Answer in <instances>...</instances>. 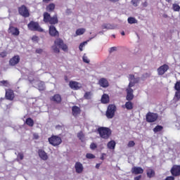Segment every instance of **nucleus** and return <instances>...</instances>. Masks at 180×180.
I'll return each mask as SVG.
<instances>
[{
	"instance_id": "nucleus-1",
	"label": "nucleus",
	"mask_w": 180,
	"mask_h": 180,
	"mask_svg": "<svg viewBox=\"0 0 180 180\" xmlns=\"http://www.w3.org/2000/svg\"><path fill=\"white\" fill-rule=\"evenodd\" d=\"M53 51L56 53H60V49L63 51H68V46L65 43H64V40L61 38H57L54 41V44L51 47Z\"/></svg>"
},
{
	"instance_id": "nucleus-2",
	"label": "nucleus",
	"mask_w": 180,
	"mask_h": 180,
	"mask_svg": "<svg viewBox=\"0 0 180 180\" xmlns=\"http://www.w3.org/2000/svg\"><path fill=\"white\" fill-rule=\"evenodd\" d=\"M43 21L44 23H49V25H57L58 23V16L55 14L53 17L48 12H44L43 14Z\"/></svg>"
},
{
	"instance_id": "nucleus-3",
	"label": "nucleus",
	"mask_w": 180,
	"mask_h": 180,
	"mask_svg": "<svg viewBox=\"0 0 180 180\" xmlns=\"http://www.w3.org/2000/svg\"><path fill=\"white\" fill-rule=\"evenodd\" d=\"M97 131H98V134L101 139H104L105 140H108V139H109V137H110V136L112 135V131L108 127H99L97 129Z\"/></svg>"
},
{
	"instance_id": "nucleus-4",
	"label": "nucleus",
	"mask_w": 180,
	"mask_h": 180,
	"mask_svg": "<svg viewBox=\"0 0 180 180\" xmlns=\"http://www.w3.org/2000/svg\"><path fill=\"white\" fill-rule=\"evenodd\" d=\"M117 108L115 104H109L105 112V116L108 119H113L115 113H116Z\"/></svg>"
},
{
	"instance_id": "nucleus-5",
	"label": "nucleus",
	"mask_w": 180,
	"mask_h": 180,
	"mask_svg": "<svg viewBox=\"0 0 180 180\" xmlns=\"http://www.w3.org/2000/svg\"><path fill=\"white\" fill-rule=\"evenodd\" d=\"M48 141L49 144L53 147H57L63 143V139H61V137L58 136L52 135L50 138L48 139Z\"/></svg>"
},
{
	"instance_id": "nucleus-6",
	"label": "nucleus",
	"mask_w": 180,
	"mask_h": 180,
	"mask_svg": "<svg viewBox=\"0 0 180 180\" xmlns=\"http://www.w3.org/2000/svg\"><path fill=\"white\" fill-rule=\"evenodd\" d=\"M27 27L32 32H43V29L40 27V24L37 22L30 21L27 25Z\"/></svg>"
},
{
	"instance_id": "nucleus-7",
	"label": "nucleus",
	"mask_w": 180,
	"mask_h": 180,
	"mask_svg": "<svg viewBox=\"0 0 180 180\" xmlns=\"http://www.w3.org/2000/svg\"><path fill=\"white\" fill-rule=\"evenodd\" d=\"M18 11L19 15H20V16H22V18H26L30 16V12L29 11L27 7L25 5H22L21 6L18 7Z\"/></svg>"
},
{
	"instance_id": "nucleus-8",
	"label": "nucleus",
	"mask_w": 180,
	"mask_h": 180,
	"mask_svg": "<svg viewBox=\"0 0 180 180\" xmlns=\"http://www.w3.org/2000/svg\"><path fill=\"white\" fill-rule=\"evenodd\" d=\"M8 34L16 37L20 34V31H19V28L14 27L13 25L11 23L8 29Z\"/></svg>"
},
{
	"instance_id": "nucleus-9",
	"label": "nucleus",
	"mask_w": 180,
	"mask_h": 180,
	"mask_svg": "<svg viewBox=\"0 0 180 180\" xmlns=\"http://www.w3.org/2000/svg\"><path fill=\"white\" fill-rule=\"evenodd\" d=\"M158 119V114L154 112H148L146 114V122L148 123H154V122H157Z\"/></svg>"
},
{
	"instance_id": "nucleus-10",
	"label": "nucleus",
	"mask_w": 180,
	"mask_h": 180,
	"mask_svg": "<svg viewBox=\"0 0 180 180\" xmlns=\"http://www.w3.org/2000/svg\"><path fill=\"white\" fill-rule=\"evenodd\" d=\"M5 98L7 101H13L15 99V92L11 89H6Z\"/></svg>"
},
{
	"instance_id": "nucleus-11",
	"label": "nucleus",
	"mask_w": 180,
	"mask_h": 180,
	"mask_svg": "<svg viewBox=\"0 0 180 180\" xmlns=\"http://www.w3.org/2000/svg\"><path fill=\"white\" fill-rule=\"evenodd\" d=\"M168 70H169V66L167 64H164L158 68V75H164Z\"/></svg>"
},
{
	"instance_id": "nucleus-12",
	"label": "nucleus",
	"mask_w": 180,
	"mask_h": 180,
	"mask_svg": "<svg viewBox=\"0 0 180 180\" xmlns=\"http://www.w3.org/2000/svg\"><path fill=\"white\" fill-rule=\"evenodd\" d=\"M20 61V56H19V55H15L10 59L9 64L12 67H15V65L19 64Z\"/></svg>"
},
{
	"instance_id": "nucleus-13",
	"label": "nucleus",
	"mask_w": 180,
	"mask_h": 180,
	"mask_svg": "<svg viewBox=\"0 0 180 180\" xmlns=\"http://www.w3.org/2000/svg\"><path fill=\"white\" fill-rule=\"evenodd\" d=\"M69 86L71 88V89H73L74 91H78V89H81V84L78 82L75 81H70L69 82Z\"/></svg>"
},
{
	"instance_id": "nucleus-14",
	"label": "nucleus",
	"mask_w": 180,
	"mask_h": 180,
	"mask_svg": "<svg viewBox=\"0 0 180 180\" xmlns=\"http://www.w3.org/2000/svg\"><path fill=\"white\" fill-rule=\"evenodd\" d=\"M49 34L51 37H58L60 36V33L57 31L54 25L49 26Z\"/></svg>"
},
{
	"instance_id": "nucleus-15",
	"label": "nucleus",
	"mask_w": 180,
	"mask_h": 180,
	"mask_svg": "<svg viewBox=\"0 0 180 180\" xmlns=\"http://www.w3.org/2000/svg\"><path fill=\"white\" fill-rule=\"evenodd\" d=\"M170 172L173 176H179L180 175V165H174L171 170Z\"/></svg>"
},
{
	"instance_id": "nucleus-16",
	"label": "nucleus",
	"mask_w": 180,
	"mask_h": 180,
	"mask_svg": "<svg viewBox=\"0 0 180 180\" xmlns=\"http://www.w3.org/2000/svg\"><path fill=\"white\" fill-rule=\"evenodd\" d=\"M51 102H53L54 103L60 104L61 103L63 98H61V95L55 94L53 96L50 97Z\"/></svg>"
},
{
	"instance_id": "nucleus-17",
	"label": "nucleus",
	"mask_w": 180,
	"mask_h": 180,
	"mask_svg": "<svg viewBox=\"0 0 180 180\" xmlns=\"http://www.w3.org/2000/svg\"><path fill=\"white\" fill-rule=\"evenodd\" d=\"M38 155L41 160H43V161H47L49 160L47 153H46V151H44L43 149H39L38 150Z\"/></svg>"
},
{
	"instance_id": "nucleus-18",
	"label": "nucleus",
	"mask_w": 180,
	"mask_h": 180,
	"mask_svg": "<svg viewBox=\"0 0 180 180\" xmlns=\"http://www.w3.org/2000/svg\"><path fill=\"white\" fill-rule=\"evenodd\" d=\"M72 115L74 117H78L81 115V108L77 105L72 107Z\"/></svg>"
},
{
	"instance_id": "nucleus-19",
	"label": "nucleus",
	"mask_w": 180,
	"mask_h": 180,
	"mask_svg": "<svg viewBox=\"0 0 180 180\" xmlns=\"http://www.w3.org/2000/svg\"><path fill=\"white\" fill-rule=\"evenodd\" d=\"M98 85H100L101 88H108L109 86V82L108 79L102 77L98 80Z\"/></svg>"
},
{
	"instance_id": "nucleus-20",
	"label": "nucleus",
	"mask_w": 180,
	"mask_h": 180,
	"mask_svg": "<svg viewBox=\"0 0 180 180\" xmlns=\"http://www.w3.org/2000/svg\"><path fill=\"white\" fill-rule=\"evenodd\" d=\"M75 169L77 174H82L84 172V166L82 165V163L77 162L75 165Z\"/></svg>"
},
{
	"instance_id": "nucleus-21",
	"label": "nucleus",
	"mask_w": 180,
	"mask_h": 180,
	"mask_svg": "<svg viewBox=\"0 0 180 180\" xmlns=\"http://www.w3.org/2000/svg\"><path fill=\"white\" fill-rule=\"evenodd\" d=\"M131 172L134 175H139L140 174H143L144 172V169L140 167H134L131 168Z\"/></svg>"
},
{
	"instance_id": "nucleus-22",
	"label": "nucleus",
	"mask_w": 180,
	"mask_h": 180,
	"mask_svg": "<svg viewBox=\"0 0 180 180\" xmlns=\"http://www.w3.org/2000/svg\"><path fill=\"white\" fill-rule=\"evenodd\" d=\"M127 96H126V99L127 101H133V99H134V95L133 94V89H127Z\"/></svg>"
},
{
	"instance_id": "nucleus-23",
	"label": "nucleus",
	"mask_w": 180,
	"mask_h": 180,
	"mask_svg": "<svg viewBox=\"0 0 180 180\" xmlns=\"http://www.w3.org/2000/svg\"><path fill=\"white\" fill-rule=\"evenodd\" d=\"M101 103L106 104L110 102V98H109V95L104 94L101 97Z\"/></svg>"
},
{
	"instance_id": "nucleus-24",
	"label": "nucleus",
	"mask_w": 180,
	"mask_h": 180,
	"mask_svg": "<svg viewBox=\"0 0 180 180\" xmlns=\"http://www.w3.org/2000/svg\"><path fill=\"white\" fill-rule=\"evenodd\" d=\"M146 175L148 178H154L155 176V171L151 168H148L146 170Z\"/></svg>"
},
{
	"instance_id": "nucleus-25",
	"label": "nucleus",
	"mask_w": 180,
	"mask_h": 180,
	"mask_svg": "<svg viewBox=\"0 0 180 180\" xmlns=\"http://www.w3.org/2000/svg\"><path fill=\"white\" fill-rule=\"evenodd\" d=\"M123 108H127V110H131L133 108H134V104L131 101H128L127 102L125 103Z\"/></svg>"
},
{
	"instance_id": "nucleus-26",
	"label": "nucleus",
	"mask_w": 180,
	"mask_h": 180,
	"mask_svg": "<svg viewBox=\"0 0 180 180\" xmlns=\"http://www.w3.org/2000/svg\"><path fill=\"white\" fill-rule=\"evenodd\" d=\"M55 9H56V4L53 3L49 4L46 8L47 12H53Z\"/></svg>"
},
{
	"instance_id": "nucleus-27",
	"label": "nucleus",
	"mask_w": 180,
	"mask_h": 180,
	"mask_svg": "<svg viewBox=\"0 0 180 180\" xmlns=\"http://www.w3.org/2000/svg\"><path fill=\"white\" fill-rule=\"evenodd\" d=\"M25 124L29 126V127H33V126H34V121L33 119L28 117L26 119Z\"/></svg>"
},
{
	"instance_id": "nucleus-28",
	"label": "nucleus",
	"mask_w": 180,
	"mask_h": 180,
	"mask_svg": "<svg viewBox=\"0 0 180 180\" xmlns=\"http://www.w3.org/2000/svg\"><path fill=\"white\" fill-rule=\"evenodd\" d=\"M108 148L109 150H115V148L116 147V142L115 141H110L107 144Z\"/></svg>"
},
{
	"instance_id": "nucleus-29",
	"label": "nucleus",
	"mask_w": 180,
	"mask_h": 180,
	"mask_svg": "<svg viewBox=\"0 0 180 180\" xmlns=\"http://www.w3.org/2000/svg\"><path fill=\"white\" fill-rule=\"evenodd\" d=\"M164 129V127L161 125H157L154 129L153 131L154 133H158V131H162Z\"/></svg>"
},
{
	"instance_id": "nucleus-30",
	"label": "nucleus",
	"mask_w": 180,
	"mask_h": 180,
	"mask_svg": "<svg viewBox=\"0 0 180 180\" xmlns=\"http://www.w3.org/2000/svg\"><path fill=\"white\" fill-rule=\"evenodd\" d=\"M38 89L39 91H44L46 89V86L43 82H40L38 84Z\"/></svg>"
},
{
	"instance_id": "nucleus-31",
	"label": "nucleus",
	"mask_w": 180,
	"mask_h": 180,
	"mask_svg": "<svg viewBox=\"0 0 180 180\" xmlns=\"http://www.w3.org/2000/svg\"><path fill=\"white\" fill-rule=\"evenodd\" d=\"M85 33V29L84 28H79L76 30V34L77 36H81V34H84Z\"/></svg>"
},
{
	"instance_id": "nucleus-32",
	"label": "nucleus",
	"mask_w": 180,
	"mask_h": 180,
	"mask_svg": "<svg viewBox=\"0 0 180 180\" xmlns=\"http://www.w3.org/2000/svg\"><path fill=\"white\" fill-rule=\"evenodd\" d=\"M9 85V82H8V80L0 81V86H6V88H8Z\"/></svg>"
},
{
	"instance_id": "nucleus-33",
	"label": "nucleus",
	"mask_w": 180,
	"mask_h": 180,
	"mask_svg": "<svg viewBox=\"0 0 180 180\" xmlns=\"http://www.w3.org/2000/svg\"><path fill=\"white\" fill-rule=\"evenodd\" d=\"M179 99H180V91H176L174 100L175 101V102H178Z\"/></svg>"
},
{
	"instance_id": "nucleus-34",
	"label": "nucleus",
	"mask_w": 180,
	"mask_h": 180,
	"mask_svg": "<svg viewBox=\"0 0 180 180\" xmlns=\"http://www.w3.org/2000/svg\"><path fill=\"white\" fill-rule=\"evenodd\" d=\"M102 29L112 30V29H115V27H113V25L110 24H103L102 25Z\"/></svg>"
},
{
	"instance_id": "nucleus-35",
	"label": "nucleus",
	"mask_w": 180,
	"mask_h": 180,
	"mask_svg": "<svg viewBox=\"0 0 180 180\" xmlns=\"http://www.w3.org/2000/svg\"><path fill=\"white\" fill-rule=\"evenodd\" d=\"M77 137L79 140H81V141H84V139H85V135L84 134V132L80 131L77 134Z\"/></svg>"
},
{
	"instance_id": "nucleus-36",
	"label": "nucleus",
	"mask_w": 180,
	"mask_h": 180,
	"mask_svg": "<svg viewBox=\"0 0 180 180\" xmlns=\"http://www.w3.org/2000/svg\"><path fill=\"white\" fill-rule=\"evenodd\" d=\"M137 20H136V18H133V17H129L128 18V23H129L130 25H133V23H136Z\"/></svg>"
},
{
	"instance_id": "nucleus-37",
	"label": "nucleus",
	"mask_w": 180,
	"mask_h": 180,
	"mask_svg": "<svg viewBox=\"0 0 180 180\" xmlns=\"http://www.w3.org/2000/svg\"><path fill=\"white\" fill-rule=\"evenodd\" d=\"M91 91H86L84 95V99H91Z\"/></svg>"
},
{
	"instance_id": "nucleus-38",
	"label": "nucleus",
	"mask_w": 180,
	"mask_h": 180,
	"mask_svg": "<svg viewBox=\"0 0 180 180\" xmlns=\"http://www.w3.org/2000/svg\"><path fill=\"white\" fill-rule=\"evenodd\" d=\"M173 9H174V12H179V11H180L179 5H178L176 4H173Z\"/></svg>"
},
{
	"instance_id": "nucleus-39",
	"label": "nucleus",
	"mask_w": 180,
	"mask_h": 180,
	"mask_svg": "<svg viewBox=\"0 0 180 180\" xmlns=\"http://www.w3.org/2000/svg\"><path fill=\"white\" fill-rule=\"evenodd\" d=\"M174 89L175 91H180V82L178 81L174 84Z\"/></svg>"
},
{
	"instance_id": "nucleus-40",
	"label": "nucleus",
	"mask_w": 180,
	"mask_h": 180,
	"mask_svg": "<svg viewBox=\"0 0 180 180\" xmlns=\"http://www.w3.org/2000/svg\"><path fill=\"white\" fill-rule=\"evenodd\" d=\"M24 158H25V155H23L22 153H19L17 155V160H20V161H22V160H23Z\"/></svg>"
},
{
	"instance_id": "nucleus-41",
	"label": "nucleus",
	"mask_w": 180,
	"mask_h": 180,
	"mask_svg": "<svg viewBox=\"0 0 180 180\" xmlns=\"http://www.w3.org/2000/svg\"><path fill=\"white\" fill-rule=\"evenodd\" d=\"M86 158H88L89 160H92V159L95 158V156L92 153H86Z\"/></svg>"
},
{
	"instance_id": "nucleus-42",
	"label": "nucleus",
	"mask_w": 180,
	"mask_h": 180,
	"mask_svg": "<svg viewBox=\"0 0 180 180\" xmlns=\"http://www.w3.org/2000/svg\"><path fill=\"white\" fill-rule=\"evenodd\" d=\"M134 85H136V83L134 81H129V84L128 85V89H131V88H133Z\"/></svg>"
},
{
	"instance_id": "nucleus-43",
	"label": "nucleus",
	"mask_w": 180,
	"mask_h": 180,
	"mask_svg": "<svg viewBox=\"0 0 180 180\" xmlns=\"http://www.w3.org/2000/svg\"><path fill=\"white\" fill-rule=\"evenodd\" d=\"M87 43H88L87 41H84L80 44L79 46L80 51H82V50L84 49V46H85Z\"/></svg>"
},
{
	"instance_id": "nucleus-44",
	"label": "nucleus",
	"mask_w": 180,
	"mask_h": 180,
	"mask_svg": "<svg viewBox=\"0 0 180 180\" xmlns=\"http://www.w3.org/2000/svg\"><path fill=\"white\" fill-rule=\"evenodd\" d=\"M140 0H131V4L134 6H139V2Z\"/></svg>"
},
{
	"instance_id": "nucleus-45",
	"label": "nucleus",
	"mask_w": 180,
	"mask_h": 180,
	"mask_svg": "<svg viewBox=\"0 0 180 180\" xmlns=\"http://www.w3.org/2000/svg\"><path fill=\"white\" fill-rule=\"evenodd\" d=\"M6 56H8V53L6 51H2L0 53V56L2 58H5V57H6Z\"/></svg>"
},
{
	"instance_id": "nucleus-46",
	"label": "nucleus",
	"mask_w": 180,
	"mask_h": 180,
	"mask_svg": "<svg viewBox=\"0 0 180 180\" xmlns=\"http://www.w3.org/2000/svg\"><path fill=\"white\" fill-rule=\"evenodd\" d=\"M83 61L86 64H89V60L88 59V57L85 55L83 56Z\"/></svg>"
},
{
	"instance_id": "nucleus-47",
	"label": "nucleus",
	"mask_w": 180,
	"mask_h": 180,
	"mask_svg": "<svg viewBox=\"0 0 180 180\" xmlns=\"http://www.w3.org/2000/svg\"><path fill=\"white\" fill-rule=\"evenodd\" d=\"M136 146V143H134V141H130L128 143V147H134Z\"/></svg>"
},
{
	"instance_id": "nucleus-48",
	"label": "nucleus",
	"mask_w": 180,
	"mask_h": 180,
	"mask_svg": "<svg viewBox=\"0 0 180 180\" xmlns=\"http://www.w3.org/2000/svg\"><path fill=\"white\" fill-rule=\"evenodd\" d=\"M98 146H96V143H91L90 145V148L91 150H95V148H96Z\"/></svg>"
},
{
	"instance_id": "nucleus-49",
	"label": "nucleus",
	"mask_w": 180,
	"mask_h": 180,
	"mask_svg": "<svg viewBox=\"0 0 180 180\" xmlns=\"http://www.w3.org/2000/svg\"><path fill=\"white\" fill-rule=\"evenodd\" d=\"M35 53H37V54H41L43 53V49H36Z\"/></svg>"
},
{
	"instance_id": "nucleus-50",
	"label": "nucleus",
	"mask_w": 180,
	"mask_h": 180,
	"mask_svg": "<svg viewBox=\"0 0 180 180\" xmlns=\"http://www.w3.org/2000/svg\"><path fill=\"white\" fill-rule=\"evenodd\" d=\"M32 41H39V37L33 36L32 38Z\"/></svg>"
},
{
	"instance_id": "nucleus-51",
	"label": "nucleus",
	"mask_w": 180,
	"mask_h": 180,
	"mask_svg": "<svg viewBox=\"0 0 180 180\" xmlns=\"http://www.w3.org/2000/svg\"><path fill=\"white\" fill-rule=\"evenodd\" d=\"M132 81H134V82L135 84H138V82H140V77H136V78L134 77V79L132 80Z\"/></svg>"
},
{
	"instance_id": "nucleus-52",
	"label": "nucleus",
	"mask_w": 180,
	"mask_h": 180,
	"mask_svg": "<svg viewBox=\"0 0 180 180\" xmlns=\"http://www.w3.org/2000/svg\"><path fill=\"white\" fill-rule=\"evenodd\" d=\"M165 180H175V178L172 176H169Z\"/></svg>"
},
{
	"instance_id": "nucleus-53",
	"label": "nucleus",
	"mask_w": 180,
	"mask_h": 180,
	"mask_svg": "<svg viewBox=\"0 0 180 180\" xmlns=\"http://www.w3.org/2000/svg\"><path fill=\"white\" fill-rule=\"evenodd\" d=\"M117 48L113 46L110 48V53H113V51H116Z\"/></svg>"
},
{
	"instance_id": "nucleus-54",
	"label": "nucleus",
	"mask_w": 180,
	"mask_h": 180,
	"mask_svg": "<svg viewBox=\"0 0 180 180\" xmlns=\"http://www.w3.org/2000/svg\"><path fill=\"white\" fill-rule=\"evenodd\" d=\"M129 81H134V75H129Z\"/></svg>"
},
{
	"instance_id": "nucleus-55",
	"label": "nucleus",
	"mask_w": 180,
	"mask_h": 180,
	"mask_svg": "<svg viewBox=\"0 0 180 180\" xmlns=\"http://www.w3.org/2000/svg\"><path fill=\"white\" fill-rule=\"evenodd\" d=\"M140 179H141V175L137 176L134 179V180H140Z\"/></svg>"
},
{
	"instance_id": "nucleus-56",
	"label": "nucleus",
	"mask_w": 180,
	"mask_h": 180,
	"mask_svg": "<svg viewBox=\"0 0 180 180\" xmlns=\"http://www.w3.org/2000/svg\"><path fill=\"white\" fill-rule=\"evenodd\" d=\"M101 164H102V163H98V164H96V168L97 169H99V168L101 167Z\"/></svg>"
},
{
	"instance_id": "nucleus-57",
	"label": "nucleus",
	"mask_w": 180,
	"mask_h": 180,
	"mask_svg": "<svg viewBox=\"0 0 180 180\" xmlns=\"http://www.w3.org/2000/svg\"><path fill=\"white\" fill-rule=\"evenodd\" d=\"M110 2H119V0H110Z\"/></svg>"
},
{
	"instance_id": "nucleus-58",
	"label": "nucleus",
	"mask_w": 180,
	"mask_h": 180,
	"mask_svg": "<svg viewBox=\"0 0 180 180\" xmlns=\"http://www.w3.org/2000/svg\"><path fill=\"white\" fill-rule=\"evenodd\" d=\"M34 139H35L36 140H37V139H39V136H38V135H34Z\"/></svg>"
},
{
	"instance_id": "nucleus-59",
	"label": "nucleus",
	"mask_w": 180,
	"mask_h": 180,
	"mask_svg": "<svg viewBox=\"0 0 180 180\" xmlns=\"http://www.w3.org/2000/svg\"><path fill=\"white\" fill-rule=\"evenodd\" d=\"M121 34H122V36H124V31H122V32H121Z\"/></svg>"
},
{
	"instance_id": "nucleus-60",
	"label": "nucleus",
	"mask_w": 180,
	"mask_h": 180,
	"mask_svg": "<svg viewBox=\"0 0 180 180\" xmlns=\"http://www.w3.org/2000/svg\"><path fill=\"white\" fill-rule=\"evenodd\" d=\"M49 1H51V0H43L44 2H49Z\"/></svg>"
},
{
	"instance_id": "nucleus-61",
	"label": "nucleus",
	"mask_w": 180,
	"mask_h": 180,
	"mask_svg": "<svg viewBox=\"0 0 180 180\" xmlns=\"http://www.w3.org/2000/svg\"><path fill=\"white\" fill-rule=\"evenodd\" d=\"M65 81H68V77L67 76H65Z\"/></svg>"
},
{
	"instance_id": "nucleus-62",
	"label": "nucleus",
	"mask_w": 180,
	"mask_h": 180,
	"mask_svg": "<svg viewBox=\"0 0 180 180\" xmlns=\"http://www.w3.org/2000/svg\"><path fill=\"white\" fill-rule=\"evenodd\" d=\"M166 1V2H171L172 0H165Z\"/></svg>"
},
{
	"instance_id": "nucleus-63",
	"label": "nucleus",
	"mask_w": 180,
	"mask_h": 180,
	"mask_svg": "<svg viewBox=\"0 0 180 180\" xmlns=\"http://www.w3.org/2000/svg\"><path fill=\"white\" fill-rule=\"evenodd\" d=\"M101 160H105V158H104L103 156H102V157L101 158Z\"/></svg>"
},
{
	"instance_id": "nucleus-64",
	"label": "nucleus",
	"mask_w": 180,
	"mask_h": 180,
	"mask_svg": "<svg viewBox=\"0 0 180 180\" xmlns=\"http://www.w3.org/2000/svg\"><path fill=\"white\" fill-rule=\"evenodd\" d=\"M113 36V37H115V35H112Z\"/></svg>"
}]
</instances>
